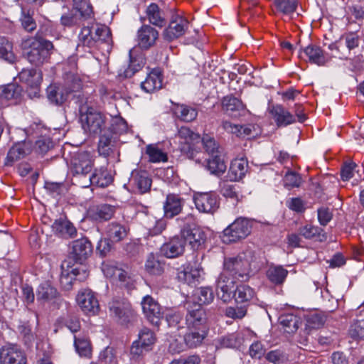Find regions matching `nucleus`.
<instances>
[{
    "instance_id": "27",
    "label": "nucleus",
    "mask_w": 364,
    "mask_h": 364,
    "mask_svg": "<svg viewBox=\"0 0 364 364\" xmlns=\"http://www.w3.org/2000/svg\"><path fill=\"white\" fill-rule=\"evenodd\" d=\"M128 231L129 229L124 225L112 222L107 225L105 234L112 243H117L127 237Z\"/></svg>"
},
{
    "instance_id": "56",
    "label": "nucleus",
    "mask_w": 364,
    "mask_h": 364,
    "mask_svg": "<svg viewBox=\"0 0 364 364\" xmlns=\"http://www.w3.org/2000/svg\"><path fill=\"white\" fill-rule=\"evenodd\" d=\"M118 352L112 347H107L100 355L102 364H119Z\"/></svg>"
},
{
    "instance_id": "61",
    "label": "nucleus",
    "mask_w": 364,
    "mask_h": 364,
    "mask_svg": "<svg viewBox=\"0 0 364 364\" xmlns=\"http://www.w3.org/2000/svg\"><path fill=\"white\" fill-rule=\"evenodd\" d=\"M220 193L223 196L226 198H235L237 200L238 193L235 185L228 181H224L220 182Z\"/></svg>"
},
{
    "instance_id": "40",
    "label": "nucleus",
    "mask_w": 364,
    "mask_h": 364,
    "mask_svg": "<svg viewBox=\"0 0 364 364\" xmlns=\"http://www.w3.org/2000/svg\"><path fill=\"white\" fill-rule=\"evenodd\" d=\"M207 168L211 173L220 176L225 173L226 164L220 154L210 156L207 160Z\"/></svg>"
},
{
    "instance_id": "51",
    "label": "nucleus",
    "mask_w": 364,
    "mask_h": 364,
    "mask_svg": "<svg viewBox=\"0 0 364 364\" xmlns=\"http://www.w3.org/2000/svg\"><path fill=\"white\" fill-rule=\"evenodd\" d=\"M195 299L197 301L196 304H208L213 301L214 295L212 289L209 287H200L196 291L194 294Z\"/></svg>"
},
{
    "instance_id": "54",
    "label": "nucleus",
    "mask_w": 364,
    "mask_h": 364,
    "mask_svg": "<svg viewBox=\"0 0 364 364\" xmlns=\"http://www.w3.org/2000/svg\"><path fill=\"white\" fill-rule=\"evenodd\" d=\"M274 2L277 9L284 14L294 13L298 5V0H274Z\"/></svg>"
},
{
    "instance_id": "2",
    "label": "nucleus",
    "mask_w": 364,
    "mask_h": 364,
    "mask_svg": "<svg viewBox=\"0 0 364 364\" xmlns=\"http://www.w3.org/2000/svg\"><path fill=\"white\" fill-rule=\"evenodd\" d=\"M21 47L26 58L36 66L46 62L50 55V50L53 49L52 42L41 36L39 33H37L34 37L23 40Z\"/></svg>"
},
{
    "instance_id": "33",
    "label": "nucleus",
    "mask_w": 364,
    "mask_h": 364,
    "mask_svg": "<svg viewBox=\"0 0 364 364\" xmlns=\"http://www.w3.org/2000/svg\"><path fill=\"white\" fill-rule=\"evenodd\" d=\"M31 144L28 142H20L14 145L6 156V164L10 165L15 161L21 159L31 152Z\"/></svg>"
},
{
    "instance_id": "17",
    "label": "nucleus",
    "mask_w": 364,
    "mask_h": 364,
    "mask_svg": "<svg viewBox=\"0 0 364 364\" xmlns=\"http://www.w3.org/2000/svg\"><path fill=\"white\" fill-rule=\"evenodd\" d=\"M189 22L184 18L177 16L173 18L168 26L164 30V39L172 41L185 34L188 28Z\"/></svg>"
},
{
    "instance_id": "15",
    "label": "nucleus",
    "mask_w": 364,
    "mask_h": 364,
    "mask_svg": "<svg viewBox=\"0 0 364 364\" xmlns=\"http://www.w3.org/2000/svg\"><path fill=\"white\" fill-rule=\"evenodd\" d=\"M1 364H26L23 352L14 344L4 346L0 350Z\"/></svg>"
},
{
    "instance_id": "8",
    "label": "nucleus",
    "mask_w": 364,
    "mask_h": 364,
    "mask_svg": "<svg viewBox=\"0 0 364 364\" xmlns=\"http://www.w3.org/2000/svg\"><path fill=\"white\" fill-rule=\"evenodd\" d=\"M252 222L244 218L236 219L223 230L224 242H235L245 239L252 230Z\"/></svg>"
},
{
    "instance_id": "23",
    "label": "nucleus",
    "mask_w": 364,
    "mask_h": 364,
    "mask_svg": "<svg viewBox=\"0 0 364 364\" xmlns=\"http://www.w3.org/2000/svg\"><path fill=\"white\" fill-rule=\"evenodd\" d=\"M117 210V207L107 203L93 205L89 209L90 218L96 222H105L111 220Z\"/></svg>"
},
{
    "instance_id": "41",
    "label": "nucleus",
    "mask_w": 364,
    "mask_h": 364,
    "mask_svg": "<svg viewBox=\"0 0 364 364\" xmlns=\"http://www.w3.org/2000/svg\"><path fill=\"white\" fill-rule=\"evenodd\" d=\"M199 277V270L190 267H184L183 269L178 270L177 273V279L188 285H195Z\"/></svg>"
},
{
    "instance_id": "53",
    "label": "nucleus",
    "mask_w": 364,
    "mask_h": 364,
    "mask_svg": "<svg viewBox=\"0 0 364 364\" xmlns=\"http://www.w3.org/2000/svg\"><path fill=\"white\" fill-rule=\"evenodd\" d=\"M323 231L322 228L310 224L301 226L298 230L299 235L306 239H312L316 236L320 237ZM322 237H325L324 234H322Z\"/></svg>"
},
{
    "instance_id": "38",
    "label": "nucleus",
    "mask_w": 364,
    "mask_h": 364,
    "mask_svg": "<svg viewBox=\"0 0 364 364\" xmlns=\"http://www.w3.org/2000/svg\"><path fill=\"white\" fill-rule=\"evenodd\" d=\"M146 14L150 23L159 27H162L166 24L164 14L156 4H151L147 7Z\"/></svg>"
},
{
    "instance_id": "22",
    "label": "nucleus",
    "mask_w": 364,
    "mask_h": 364,
    "mask_svg": "<svg viewBox=\"0 0 364 364\" xmlns=\"http://www.w3.org/2000/svg\"><path fill=\"white\" fill-rule=\"evenodd\" d=\"M117 141V136L110 129L104 130L98 142L97 149L100 155L107 157L113 154L115 151Z\"/></svg>"
},
{
    "instance_id": "25",
    "label": "nucleus",
    "mask_w": 364,
    "mask_h": 364,
    "mask_svg": "<svg viewBox=\"0 0 364 364\" xmlns=\"http://www.w3.org/2000/svg\"><path fill=\"white\" fill-rule=\"evenodd\" d=\"M139 46L144 49L153 46L159 37L158 31L149 25H144L138 31Z\"/></svg>"
},
{
    "instance_id": "13",
    "label": "nucleus",
    "mask_w": 364,
    "mask_h": 364,
    "mask_svg": "<svg viewBox=\"0 0 364 364\" xmlns=\"http://www.w3.org/2000/svg\"><path fill=\"white\" fill-rule=\"evenodd\" d=\"M193 200L196 208L201 213H213L219 208V199L213 192L197 193Z\"/></svg>"
},
{
    "instance_id": "44",
    "label": "nucleus",
    "mask_w": 364,
    "mask_h": 364,
    "mask_svg": "<svg viewBox=\"0 0 364 364\" xmlns=\"http://www.w3.org/2000/svg\"><path fill=\"white\" fill-rule=\"evenodd\" d=\"M22 91L21 87L15 83L0 86V97L7 100H16L21 97Z\"/></svg>"
},
{
    "instance_id": "18",
    "label": "nucleus",
    "mask_w": 364,
    "mask_h": 364,
    "mask_svg": "<svg viewBox=\"0 0 364 364\" xmlns=\"http://www.w3.org/2000/svg\"><path fill=\"white\" fill-rule=\"evenodd\" d=\"M235 282L236 279L220 273L216 282V292L218 298L224 302L230 301L235 291Z\"/></svg>"
},
{
    "instance_id": "59",
    "label": "nucleus",
    "mask_w": 364,
    "mask_h": 364,
    "mask_svg": "<svg viewBox=\"0 0 364 364\" xmlns=\"http://www.w3.org/2000/svg\"><path fill=\"white\" fill-rule=\"evenodd\" d=\"M200 141H202L205 151L210 155V156L220 154L219 150L220 147L214 138L208 135H205L202 139H200Z\"/></svg>"
},
{
    "instance_id": "26",
    "label": "nucleus",
    "mask_w": 364,
    "mask_h": 364,
    "mask_svg": "<svg viewBox=\"0 0 364 364\" xmlns=\"http://www.w3.org/2000/svg\"><path fill=\"white\" fill-rule=\"evenodd\" d=\"M130 182L139 193L148 192L151 186V178L146 171L135 170L132 172Z\"/></svg>"
},
{
    "instance_id": "50",
    "label": "nucleus",
    "mask_w": 364,
    "mask_h": 364,
    "mask_svg": "<svg viewBox=\"0 0 364 364\" xmlns=\"http://www.w3.org/2000/svg\"><path fill=\"white\" fill-rule=\"evenodd\" d=\"M0 57L9 63H14L16 58L12 43L2 36H0Z\"/></svg>"
},
{
    "instance_id": "10",
    "label": "nucleus",
    "mask_w": 364,
    "mask_h": 364,
    "mask_svg": "<svg viewBox=\"0 0 364 364\" xmlns=\"http://www.w3.org/2000/svg\"><path fill=\"white\" fill-rule=\"evenodd\" d=\"M181 234L185 240V244L188 242L193 250L201 249L207 239L206 232L202 228L195 225L185 226Z\"/></svg>"
},
{
    "instance_id": "14",
    "label": "nucleus",
    "mask_w": 364,
    "mask_h": 364,
    "mask_svg": "<svg viewBox=\"0 0 364 364\" xmlns=\"http://www.w3.org/2000/svg\"><path fill=\"white\" fill-rule=\"evenodd\" d=\"M221 127L227 132L240 138H253L259 133V128L252 124L240 125L233 124L228 120H223Z\"/></svg>"
},
{
    "instance_id": "28",
    "label": "nucleus",
    "mask_w": 364,
    "mask_h": 364,
    "mask_svg": "<svg viewBox=\"0 0 364 364\" xmlns=\"http://www.w3.org/2000/svg\"><path fill=\"white\" fill-rule=\"evenodd\" d=\"M19 80L31 88H37L42 81V73L36 68H23L18 73Z\"/></svg>"
},
{
    "instance_id": "37",
    "label": "nucleus",
    "mask_w": 364,
    "mask_h": 364,
    "mask_svg": "<svg viewBox=\"0 0 364 364\" xmlns=\"http://www.w3.org/2000/svg\"><path fill=\"white\" fill-rule=\"evenodd\" d=\"M266 275L271 283L281 285L284 282L288 271L281 265L272 264L268 267Z\"/></svg>"
},
{
    "instance_id": "34",
    "label": "nucleus",
    "mask_w": 364,
    "mask_h": 364,
    "mask_svg": "<svg viewBox=\"0 0 364 364\" xmlns=\"http://www.w3.org/2000/svg\"><path fill=\"white\" fill-rule=\"evenodd\" d=\"M141 87L147 93H151L162 87V77L158 70L151 71L144 81L141 83Z\"/></svg>"
},
{
    "instance_id": "29",
    "label": "nucleus",
    "mask_w": 364,
    "mask_h": 364,
    "mask_svg": "<svg viewBox=\"0 0 364 364\" xmlns=\"http://www.w3.org/2000/svg\"><path fill=\"white\" fill-rule=\"evenodd\" d=\"M112 181L111 177H107V173L105 171L95 170L92 174L83 181H79V184L82 188H87L91 185H96L100 187H105Z\"/></svg>"
},
{
    "instance_id": "62",
    "label": "nucleus",
    "mask_w": 364,
    "mask_h": 364,
    "mask_svg": "<svg viewBox=\"0 0 364 364\" xmlns=\"http://www.w3.org/2000/svg\"><path fill=\"white\" fill-rule=\"evenodd\" d=\"M63 324L72 333H75L80 331V323L77 316L68 314L66 317L61 318Z\"/></svg>"
},
{
    "instance_id": "45",
    "label": "nucleus",
    "mask_w": 364,
    "mask_h": 364,
    "mask_svg": "<svg viewBox=\"0 0 364 364\" xmlns=\"http://www.w3.org/2000/svg\"><path fill=\"white\" fill-rule=\"evenodd\" d=\"M145 269L150 274L159 276L164 271V263L161 262L153 254H150L146 260Z\"/></svg>"
},
{
    "instance_id": "64",
    "label": "nucleus",
    "mask_w": 364,
    "mask_h": 364,
    "mask_svg": "<svg viewBox=\"0 0 364 364\" xmlns=\"http://www.w3.org/2000/svg\"><path fill=\"white\" fill-rule=\"evenodd\" d=\"M349 333L353 338H364V319L355 321L350 327Z\"/></svg>"
},
{
    "instance_id": "12",
    "label": "nucleus",
    "mask_w": 364,
    "mask_h": 364,
    "mask_svg": "<svg viewBox=\"0 0 364 364\" xmlns=\"http://www.w3.org/2000/svg\"><path fill=\"white\" fill-rule=\"evenodd\" d=\"M77 302L82 311L88 315H95L100 311V304L95 293L85 289L79 291Z\"/></svg>"
},
{
    "instance_id": "32",
    "label": "nucleus",
    "mask_w": 364,
    "mask_h": 364,
    "mask_svg": "<svg viewBox=\"0 0 364 364\" xmlns=\"http://www.w3.org/2000/svg\"><path fill=\"white\" fill-rule=\"evenodd\" d=\"M58 296L57 289L48 282L41 283L36 290V299L42 304L53 301Z\"/></svg>"
},
{
    "instance_id": "43",
    "label": "nucleus",
    "mask_w": 364,
    "mask_h": 364,
    "mask_svg": "<svg viewBox=\"0 0 364 364\" xmlns=\"http://www.w3.org/2000/svg\"><path fill=\"white\" fill-rule=\"evenodd\" d=\"M279 322L284 331L288 333H293L296 331L299 326L300 318L296 315L287 314L279 317Z\"/></svg>"
},
{
    "instance_id": "3",
    "label": "nucleus",
    "mask_w": 364,
    "mask_h": 364,
    "mask_svg": "<svg viewBox=\"0 0 364 364\" xmlns=\"http://www.w3.org/2000/svg\"><path fill=\"white\" fill-rule=\"evenodd\" d=\"M82 88L81 79L75 75L65 78L63 85L52 84L46 90L49 101L56 105H63L72 92H78Z\"/></svg>"
},
{
    "instance_id": "11",
    "label": "nucleus",
    "mask_w": 364,
    "mask_h": 364,
    "mask_svg": "<svg viewBox=\"0 0 364 364\" xmlns=\"http://www.w3.org/2000/svg\"><path fill=\"white\" fill-rule=\"evenodd\" d=\"M141 304L143 313L149 322L158 326L164 315L160 304L149 295H146L142 299Z\"/></svg>"
},
{
    "instance_id": "55",
    "label": "nucleus",
    "mask_w": 364,
    "mask_h": 364,
    "mask_svg": "<svg viewBox=\"0 0 364 364\" xmlns=\"http://www.w3.org/2000/svg\"><path fill=\"white\" fill-rule=\"evenodd\" d=\"M76 10L80 12L85 18H92L94 16L92 7L89 0H73Z\"/></svg>"
},
{
    "instance_id": "58",
    "label": "nucleus",
    "mask_w": 364,
    "mask_h": 364,
    "mask_svg": "<svg viewBox=\"0 0 364 364\" xmlns=\"http://www.w3.org/2000/svg\"><path fill=\"white\" fill-rule=\"evenodd\" d=\"M301 181L300 175L294 171L287 172L283 179L284 186L288 189L299 187Z\"/></svg>"
},
{
    "instance_id": "46",
    "label": "nucleus",
    "mask_w": 364,
    "mask_h": 364,
    "mask_svg": "<svg viewBox=\"0 0 364 364\" xmlns=\"http://www.w3.org/2000/svg\"><path fill=\"white\" fill-rule=\"evenodd\" d=\"M74 345L80 355L87 356L90 354V343L86 335L82 333L75 335Z\"/></svg>"
},
{
    "instance_id": "30",
    "label": "nucleus",
    "mask_w": 364,
    "mask_h": 364,
    "mask_svg": "<svg viewBox=\"0 0 364 364\" xmlns=\"http://www.w3.org/2000/svg\"><path fill=\"white\" fill-rule=\"evenodd\" d=\"M270 112L278 127H285L296 122L294 116L282 105L273 106Z\"/></svg>"
},
{
    "instance_id": "1",
    "label": "nucleus",
    "mask_w": 364,
    "mask_h": 364,
    "mask_svg": "<svg viewBox=\"0 0 364 364\" xmlns=\"http://www.w3.org/2000/svg\"><path fill=\"white\" fill-rule=\"evenodd\" d=\"M78 38L82 46L90 48L98 49L102 45L109 48L112 42L109 28L105 25L95 22L94 16L87 21V25L82 23Z\"/></svg>"
},
{
    "instance_id": "52",
    "label": "nucleus",
    "mask_w": 364,
    "mask_h": 364,
    "mask_svg": "<svg viewBox=\"0 0 364 364\" xmlns=\"http://www.w3.org/2000/svg\"><path fill=\"white\" fill-rule=\"evenodd\" d=\"M88 277V272L84 267H75L68 271L66 276L63 273L61 277V282H63L64 279L70 278L69 282L70 284L73 280H78L80 282L84 281Z\"/></svg>"
},
{
    "instance_id": "4",
    "label": "nucleus",
    "mask_w": 364,
    "mask_h": 364,
    "mask_svg": "<svg viewBox=\"0 0 364 364\" xmlns=\"http://www.w3.org/2000/svg\"><path fill=\"white\" fill-rule=\"evenodd\" d=\"M80 112L82 127L86 133L95 135L106 130V117L101 112L87 105L81 106Z\"/></svg>"
},
{
    "instance_id": "39",
    "label": "nucleus",
    "mask_w": 364,
    "mask_h": 364,
    "mask_svg": "<svg viewBox=\"0 0 364 364\" xmlns=\"http://www.w3.org/2000/svg\"><path fill=\"white\" fill-rule=\"evenodd\" d=\"M188 332L184 336L186 346L191 348L200 346L207 336L208 329H188Z\"/></svg>"
},
{
    "instance_id": "6",
    "label": "nucleus",
    "mask_w": 364,
    "mask_h": 364,
    "mask_svg": "<svg viewBox=\"0 0 364 364\" xmlns=\"http://www.w3.org/2000/svg\"><path fill=\"white\" fill-rule=\"evenodd\" d=\"M185 324L187 329H208V316L205 309L196 302H186Z\"/></svg>"
},
{
    "instance_id": "21",
    "label": "nucleus",
    "mask_w": 364,
    "mask_h": 364,
    "mask_svg": "<svg viewBox=\"0 0 364 364\" xmlns=\"http://www.w3.org/2000/svg\"><path fill=\"white\" fill-rule=\"evenodd\" d=\"M172 105L171 110L173 116L180 121L191 122L194 121L198 112L196 107L186 104L176 103L171 101Z\"/></svg>"
},
{
    "instance_id": "20",
    "label": "nucleus",
    "mask_w": 364,
    "mask_h": 364,
    "mask_svg": "<svg viewBox=\"0 0 364 364\" xmlns=\"http://www.w3.org/2000/svg\"><path fill=\"white\" fill-rule=\"evenodd\" d=\"M185 246V240L182 235L175 236L161 246V252L167 258H175L183 255Z\"/></svg>"
},
{
    "instance_id": "9",
    "label": "nucleus",
    "mask_w": 364,
    "mask_h": 364,
    "mask_svg": "<svg viewBox=\"0 0 364 364\" xmlns=\"http://www.w3.org/2000/svg\"><path fill=\"white\" fill-rule=\"evenodd\" d=\"M224 268L222 274H225L236 280L245 281L247 279L250 271V264L247 260L241 257H230L224 261Z\"/></svg>"
},
{
    "instance_id": "19",
    "label": "nucleus",
    "mask_w": 364,
    "mask_h": 364,
    "mask_svg": "<svg viewBox=\"0 0 364 364\" xmlns=\"http://www.w3.org/2000/svg\"><path fill=\"white\" fill-rule=\"evenodd\" d=\"M92 253L91 242L86 238L77 240L73 242L71 257L82 264Z\"/></svg>"
},
{
    "instance_id": "57",
    "label": "nucleus",
    "mask_w": 364,
    "mask_h": 364,
    "mask_svg": "<svg viewBox=\"0 0 364 364\" xmlns=\"http://www.w3.org/2000/svg\"><path fill=\"white\" fill-rule=\"evenodd\" d=\"M156 341V337L153 331L148 328H144L139 334V340L137 341L142 346L149 349V346L153 345Z\"/></svg>"
},
{
    "instance_id": "36",
    "label": "nucleus",
    "mask_w": 364,
    "mask_h": 364,
    "mask_svg": "<svg viewBox=\"0 0 364 364\" xmlns=\"http://www.w3.org/2000/svg\"><path fill=\"white\" fill-rule=\"evenodd\" d=\"M222 108L230 114L236 116V112L240 114L241 112L245 111V105L240 99L232 95H228L222 100Z\"/></svg>"
},
{
    "instance_id": "31",
    "label": "nucleus",
    "mask_w": 364,
    "mask_h": 364,
    "mask_svg": "<svg viewBox=\"0 0 364 364\" xmlns=\"http://www.w3.org/2000/svg\"><path fill=\"white\" fill-rule=\"evenodd\" d=\"M248 163L243 158L235 159L232 161L228 171V177L231 181L242 179L246 174Z\"/></svg>"
},
{
    "instance_id": "35",
    "label": "nucleus",
    "mask_w": 364,
    "mask_h": 364,
    "mask_svg": "<svg viewBox=\"0 0 364 364\" xmlns=\"http://www.w3.org/2000/svg\"><path fill=\"white\" fill-rule=\"evenodd\" d=\"M304 53L311 63L318 65H323L328 60V57L318 46L309 45L304 50Z\"/></svg>"
},
{
    "instance_id": "63",
    "label": "nucleus",
    "mask_w": 364,
    "mask_h": 364,
    "mask_svg": "<svg viewBox=\"0 0 364 364\" xmlns=\"http://www.w3.org/2000/svg\"><path fill=\"white\" fill-rule=\"evenodd\" d=\"M265 358L274 364H284L287 361V357L283 351L280 350H274L268 352Z\"/></svg>"
},
{
    "instance_id": "48",
    "label": "nucleus",
    "mask_w": 364,
    "mask_h": 364,
    "mask_svg": "<svg viewBox=\"0 0 364 364\" xmlns=\"http://www.w3.org/2000/svg\"><path fill=\"white\" fill-rule=\"evenodd\" d=\"M254 296L253 289L245 284L237 286L234 293V297L237 303H247Z\"/></svg>"
},
{
    "instance_id": "47",
    "label": "nucleus",
    "mask_w": 364,
    "mask_h": 364,
    "mask_svg": "<svg viewBox=\"0 0 364 364\" xmlns=\"http://www.w3.org/2000/svg\"><path fill=\"white\" fill-rule=\"evenodd\" d=\"M89 19L90 18H85V16H82L80 12L76 10L75 12L71 11L70 13L63 15L60 18V22L64 26L72 27L80 24L82 25V23H85L84 21Z\"/></svg>"
},
{
    "instance_id": "5",
    "label": "nucleus",
    "mask_w": 364,
    "mask_h": 364,
    "mask_svg": "<svg viewBox=\"0 0 364 364\" xmlns=\"http://www.w3.org/2000/svg\"><path fill=\"white\" fill-rule=\"evenodd\" d=\"M176 137L178 139L181 151L188 159H193L198 153V144L200 143V136L187 127L178 129Z\"/></svg>"
},
{
    "instance_id": "60",
    "label": "nucleus",
    "mask_w": 364,
    "mask_h": 364,
    "mask_svg": "<svg viewBox=\"0 0 364 364\" xmlns=\"http://www.w3.org/2000/svg\"><path fill=\"white\" fill-rule=\"evenodd\" d=\"M77 57L76 55H72L69 57L65 64L64 67V77L67 78L69 75H75L78 79H80L77 73Z\"/></svg>"
},
{
    "instance_id": "24",
    "label": "nucleus",
    "mask_w": 364,
    "mask_h": 364,
    "mask_svg": "<svg viewBox=\"0 0 364 364\" xmlns=\"http://www.w3.org/2000/svg\"><path fill=\"white\" fill-rule=\"evenodd\" d=\"M184 203L185 200L181 195L168 194L164 203V216L167 218H173L178 215L182 211Z\"/></svg>"
},
{
    "instance_id": "42",
    "label": "nucleus",
    "mask_w": 364,
    "mask_h": 364,
    "mask_svg": "<svg viewBox=\"0 0 364 364\" xmlns=\"http://www.w3.org/2000/svg\"><path fill=\"white\" fill-rule=\"evenodd\" d=\"M53 230L62 237H73L76 235L74 225L67 220H56L53 225Z\"/></svg>"
},
{
    "instance_id": "7",
    "label": "nucleus",
    "mask_w": 364,
    "mask_h": 364,
    "mask_svg": "<svg viewBox=\"0 0 364 364\" xmlns=\"http://www.w3.org/2000/svg\"><path fill=\"white\" fill-rule=\"evenodd\" d=\"M93 166V157L88 151L76 153L70 160V171L78 183L81 178L85 180L92 171Z\"/></svg>"
},
{
    "instance_id": "16",
    "label": "nucleus",
    "mask_w": 364,
    "mask_h": 364,
    "mask_svg": "<svg viewBox=\"0 0 364 364\" xmlns=\"http://www.w3.org/2000/svg\"><path fill=\"white\" fill-rule=\"evenodd\" d=\"M109 312L122 323L129 321L133 315L130 304L124 299H113L109 303Z\"/></svg>"
},
{
    "instance_id": "49",
    "label": "nucleus",
    "mask_w": 364,
    "mask_h": 364,
    "mask_svg": "<svg viewBox=\"0 0 364 364\" xmlns=\"http://www.w3.org/2000/svg\"><path fill=\"white\" fill-rule=\"evenodd\" d=\"M146 154L149 156V161L152 163L166 162L168 156L166 153L160 149L155 144H149L146 146Z\"/></svg>"
}]
</instances>
